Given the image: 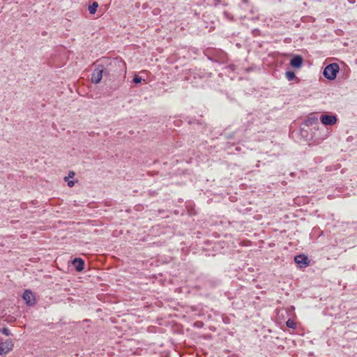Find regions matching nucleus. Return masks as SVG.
I'll return each instance as SVG.
<instances>
[{
    "label": "nucleus",
    "instance_id": "nucleus-11",
    "mask_svg": "<svg viewBox=\"0 0 357 357\" xmlns=\"http://www.w3.org/2000/svg\"><path fill=\"white\" fill-rule=\"evenodd\" d=\"M286 324H287V326L290 328H295L296 326V323L290 319L287 320Z\"/></svg>",
    "mask_w": 357,
    "mask_h": 357
},
{
    "label": "nucleus",
    "instance_id": "nucleus-14",
    "mask_svg": "<svg viewBox=\"0 0 357 357\" xmlns=\"http://www.w3.org/2000/svg\"><path fill=\"white\" fill-rule=\"evenodd\" d=\"M74 184H75V183H74V181H69L68 182V185L69 187H73V186L74 185Z\"/></svg>",
    "mask_w": 357,
    "mask_h": 357
},
{
    "label": "nucleus",
    "instance_id": "nucleus-7",
    "mask_svg": "<svg viewBox=\"0 0 357 357\" xmlns=\"http://www.w3.org/2000/svg\"><path fill=\"white\" fill-rule=\"evenodd\" d=\"M303 64V58L300 55L294 56L291 61L290 65L295 68H300Z\"/></svg>",
    "mask_w": 357,
    "mask_h": 357
},
{
    "label": "nucleus",
    "instance_id": "nucleus-9",
    "mask_svg": "<svg viewBox=\"0 0 357 357\" xmlns=\"http://www.w3.org/2000/svg\"><path fill=\"white\" fill-rule=\"evenodd\" d=\"M98 7V3L96 1H94L92 5L89 6V11L91 14H95L97 8Z\"/></svg>",
    "mask_w": 357,
    "mask_h": 357
},
{
    "label": "nucleus",
    "instance_id": "nucleus-4",
    "mask_svg": "<svg viewBox=\"0 0 357 357\" xmlns=\"http://www.w3.org/2000/svg\"><path fill=\"white\" fill-rule=\"evenodd\" d=\"M22 298L26 302V303L29 305H33L36 303V297L33 293L29 290L26 289L22 295Z\"/></svg>",
    "mask_w": 357,
    "mask_h": 357
},
{
    "label": "nucleus",
    "instance_id": "nucleus-6",
    "mask_svg": "<svg viewBox=\"0 0 357 357\" xmlns=\"http://www.w3.org/2000/svg\"><path fill=\"white\" fill-rule=\"evenodd\" d=\"M294 261L301 268L306 267L309 265L308 259L305 255L295 257Z\"/></svg>",
    "mask_w": 357,
    "mask_h": 357
},
{
    "label": "nucleus",
    "instance_id": "nucleus-13",
    "mask_svg": "<svg viewBox=\"0 0 357 357\" xmlns=\"http://www.w3.org/2000/svg\"><path fill=\"white\" fill-rule=\"evenodd\" d=\"M2 333H3L5 335H6V336H9V335H10V332L9 329H8V328H3L2 329Z\"/></svg>",
    "mask_w": 357,
    "mask_h": 357
},
{
    "label": "nucleus",
    "instance_id": "nucleus-2",
    "mask_svg": "<svg viewBox=\"0 0 357 357\" xmlns=\"http://www.w3.org/2000/svg\"><path fill=\"white\" fill-rule=\"evenodd\" d=\"M340 70L338 64L335 63L328 65L324 70V75L330 80H333L336 78L337 73Z\"/></svg>",
    "mask_w": 357,
    "mask_h": 357
},
{
    "label": "nucleus",
    "instance_id": "nucleus-1",
    "mask_svg": "<svg viewBox=\"0 0 357 357\" xmlns=\"http://www.w3.org/2000/svg\"><path fill=\"white\" fill-rule=\"evenodd\" d=\"M124 63L118 59L111 61L105 67L104 64H98L91 75V82L96 84H99L103 77L110 75V73L115 72L114 68H121Z\"/></svg>",
    "mask_w": 357,
    "mask_h": 357
},
{
    "label": "nucleus",
    "instance_id": "nucleus-5",
    "mask_svg": "<svg viewBox=\"0 0 357 357\" xmlns=\"http://www.w3.org/2000/svg\"><path fill=\"white\" fill-rule=\"evenodd\" d=\"M321 121L324 125H334L337 122L335 116L332 115H323L321 118Z\"/></svg>",
    "mask_w": 357,
    "mask_h": 357
},
{
    "label": "nucleus",
    "instance_id": "nucleus-12",
    "mask_svg": "<svg viewBox=\"0 0 357 357\" xmlns=\"http://www.w3.org/2000/svg\"><path fill=\"white\" fill-rule=\"evenodd\" d=\"M142 79L138 76V75H135L134 78H133V82L135 83V84H139L142 82Z\"/></svg>",
    "mask_w": 357,
    "mask_h": 357
},
{
    "label": "nucleus",
    "instance_id": "nucleus-15",
    "mask_svg": "<svg viewBox=\"0 0 357 357\" xmlns=\"http://www.w3.org/2000/svg\"><path fill=\"white\" fill-rule=\"evenodd\" d=\"M75 176V172H70L69 174H68V177L70 178H73Z\"/></svg>",
    "mask_w": 357,
    "mask_h": 357
},
{
    "label": "nucleus",
    "instance_id": "nucleus-10",
    "mask_svg": "<svg viewBox=\"0 0 357 357\" xmlns=\"http://www.w3.org/2000/svg\"><path fill=\"white\" fill-rule=\"evenodd\" d=\"M285 76L289 81L293 80L296 77V75L293 71H287L285 73Z\"/></svg>",
    "mask_w": 357,
    "mask_h": 357
},
{
    "label": "nucleus",
    "instance_id": "nucleus-3",
    "mask_svg": "<svg viewBox=\"0 0 357 357\" xmlns=\"http://www.w3.org/2000/svg\"><path fill=\"white\" fill-rule=\"evenodd\" d=\"M13 348V343L11 340H6L0 342V355L6 354Z\"/></svg>",
    "mask_w": 357,
    "mask_h": 357
},
{
    "label": "nucleus",
    "instance_id": "nucleus-8",
    "mask_svg": "<svg viewBox=\"0 0 357 357\" xmlns=\"http://www.w3.org/2000/svg\"><path fill=\"white\" fill-rule=\"evenodd\" d=\"M73 265L75 266V269L80 272L84 268V261L81 258H75L73 261Z\"/></svg>",
    "mask_w": 357,
    "mask_h": 357
}]
</instances>
